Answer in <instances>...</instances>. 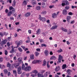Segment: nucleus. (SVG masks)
Returning <instances> with one entry per match:
<instances>
[{"instance_id": "14", "label": "nucleus", "mask_w": 77, "mask_h": 77, "mask_svg": "<svg viewBox=\"0 0 77 77\" xmlns=\"http://www.w3.org/2000/svg\"><path fill=\"white\" fill-rule=\"evenodd\" d=\"M59 70H60V67H59V66L57 67L56 69H55V71L56 72H58Z\"/></svg>"}, {"instance_id": "4", "label": "nucleus", "mask_w": 77, "mask_h": 77, "mask_svg": "<svg viewBox=\"0 0 77 77\" xmlns=\"http://www.w3.org/2000/svg\"><path fill=\"white\" fill-rule=\"evenodd\" d=\"M38 19L41 21H42V22H45V21H46V18L44 17H41V15H39Z\"/></svg>"}, {"instance_id": "26", "label": "nucleus", "mask_w": 77, "mask_h": 77, "mask_svg": "<svg viewBox=\"0 0 77 77\" xmlns=\"http://www.w3.org/2000/svg\"><path fill=\"white\" fill-rule=\"evenodd\" d=\"M71 33H72V31H71V29H69L67 32V34L68 35H69L70 34H71Z\"/></svg>"}, {"instance_id": "37", "label": "nucleus", "mask_w": 77, "mask_h": 77, "mask_svg": "<svg viewBox=\"0 0 77 77\" xmlns=\"http://www.w3.org/2000/svg\"><path fill=\"white\" fill-rule=\"evenodd\" d=\"M23 5H27V2L26 1H24L23 2Z\"/></svg>"}, {"instance_id": "18", "label": "nucleus", "mask_w": 77, "mask_h": 77, "mask_svg": "<svg viewBox=\"0 0 77 77\" xmlns=\"http://www.w3.org/2000/svg\"><path fill=\"white\" fill-rule=\"evenodd\" d=\"M13 73L15 75L16 77L17 76V71L15 70H13Z\"/></svg>"}, {"instance_id": "27", "label": "nucleus", "mask_w": 77, "mask_h": 77, "mask_svg": "<svg viewBox=\"0 0 77 77\" xmlns=\"http://www.w3.org/2000/svg\"><path fill=\"white\" fill-rule=\"evenodd\" d=\"M35 73H38V71L36 70H34L31 72V74H35Z\"/></svg>"}, {"instance_id": "57", "label": "nucleus", "mask_w": 77, "mask_h": 77, "mask_svg": "<svg viewBox=\"0 0 77 77\" xmlns=\"http://www.w3.org/2000/svg\"><path fill=\"white\" fill-rule=\"evenodd\" d=\"M54 6V5H51L49 6V8H50L51 9L52 8H53Z\"/></svg>"}, {"instance_id": "49", "label": "nucleus", "mask_w": 77, "mask_h": 77, "mask_svg": "<svg viewBox=\"0 0 77 77\" xmlns=\"http://www.w3.org/2000/svg\"><path fill=\"white\" fill-rule=\"evenodd\" d=\"M8 51H7L6 50H5V55H7V54H8Z\"/></svg>"}, {"instance_id": "2", "label": "nucleus", "mask_w": 77, "mask_h": 77, "mask_svg": "<svg viewBox=\"0 0 77 77\" xmlns=\"http://www.w3.org/2000/svg\"><path fill=\"white\" fill-rule=\"evenodd\" d=\"M7 67H9V68L8 69L9 71H11L14 69V66L11 64L9 63H8L7 64Z\"/></svg>"}, {"instance_id": "9", "label": "nucleus", "mask_w": 77, "mask_h": 77, "mask_svg": "<svg viewBox=\"0 0 77 77\" xmlns=\"http://www.w3.org/2000/svg\"><path fill=\"white\" fill-rule=\"evenodd\" d=\"M31 14V13L30 12H27L25 14V17H29L30 16Z\"/></svg>"}, {"instance_id": "24", "label": "nucleus", "mask_w": 77, "mask_h": 77, "mask_svg": "<svg viewBox=\"0 0 77 77\" xmlns=\"http://www.w3.org/2000/svg\"><path fill=\"white\" fill-rule=\"evenodd\" d=\"M6 42H7V40L6 39L2 41V43L3 44H5Z\"/></svg>"}, {"instance_id": "7", "label": "nucleus", "mask_w": 77, "mask_h": 77, "mask_svg": "<svg viewBox=\"0 0 77 77\" xmlns=\"http://www.w3.org/2000/svg\"><path fill=\"white\" fill-rule=\"evenodd\" d=\"M18 73L19 74H20L22 73V71H21V67L20 66L17 69Z\"/></svg>"}, {"instance_id": "58", "label": "nucleus", "mask_w": 77, "mask_h": 77, "mask_svg": "<svg viewBox=\"0 0 77 77\" xmlns=\"http://www.w3.org/2000/svg\"><path fill=\"white\" fill-rule=\"evenodd\" d=\"M0 35L1 36H3V33L0 32Z\"/></svg>"}, {"instance_id": "8", "label": "nucleus", "mask_w": 77, "mask_h": 77, "mask_svg": "<svg viewBox=\"0 0 77 77\" xmlns=\"http://www.w3.org/2000/svg\"><path fill=\"white\" fill-rule=\"evenodd\" d=\"M41 62V60H34L32 62V63H39Z\"/></svg>"}, {"instance_id": "5", "label": "nucleus", "mask_w": 77, "mask_h": 77, "mask_svg": "<svg viewBox=\"0 0 77 77\" xmlns=\"http://www.w3.org/2000/svg\"><path fill=\"white\" fill-rule=\"evenodd\" d=\"M31 69L32 68L30 66L26 67L25 68V71H30Z\"/></svg>"}, {"instance_id": "38", "label": "nucleus", "mask_w": 77, "mask_h": 77, "mask_svg": "<svg viewBox=\"0 0 77 77\" xmlns=\"http://www.w3.org/2000/svg\"><path fill=\"white\" fill-rule=\"evenodd\" d=\"M18 50L19 51H20V52H22V51H23V50L21 48H18Z\"/></svg>"}, {"instance_id": "16", "label": "nucleus", "mask_w": 77, "mask_h": 77, "mask_svg": "<svg viewBox=\"0 0 77 77\" xmlns=\"http://www.w3.org/2000/svg\"><path fill=\"white\" fill-rule=\"evenodd\" d=\"M52 18H56L57 17V14L56 13H54L52 14Z\"/></svg>"}, {"instance_id": "10", "label": "nucleus", "mask_w": 77, "mask_h": 77, "mask_svg": "<svg viewBox=\"0 0 77 77\" xmlns=\"http://www.w3.org/2000/svg\"><path fill=\"white\" fill-rule=\"evenodd\" d=\"M17 60L19 62V63H21L23 62L22 60V58L21 57L18 58L17 59Z\"/></svg>"}, {"instance_id": "3", "label": "nucleus", "mask_w": 77, "mask_h": 77, "mask_svg": "<svg viewBox=\"0 0 77 77\" xmlns=\"http://www.w3.org/2000/svg\"><path fill=\"white\" fill-rule=\"evenodd\" d=\"M63 59V57L62 56H61V55H60L59 56L58 61L57 62V63H61V60H62V62H64V60H62Z\"/></svg>"}, {"instance_id": "62", "label": "nucleus", "mask_w": 77, "mask_h": 77, "mask_svg": "<svg viewBox=\"0 0 77 77\" xmlns=\"http://www.w3.org/2000/svg\"><path fill=\"white\" fill-rule=\"evenodd\" d=\"M36 50L37 51H40L41 50L39 48H37L36 49Z\"/></svg>"}, {"instance_id": "21", "label": "nucleus", "mask_w": 77, "mask_h": 77, "mask_svg": "<svg viewBox=\"0 0 77 77\" xmlns=\"http://www.w3.org/2000/svg\"><path fill=\"white\" fill-rule=\"evenodd\" d=\"M45 55L46 56H48V51H45Z\"/></svg>"}, {"instance_id": "64", "label": "nucleus", "mask_w": 77, "mask_h": 77, "mask_svg": "<svg viewBox=\"0 0 77 77\" xmlns=\"http://www.w3.org/2000/svg\"><path fill=\"white\" fill-rule=\"evenodd\" d=\"M5 13H8V9H6L5 10Z\"/></svg>"}, {"instance_id": "43", "label": "nucleus", "mask_w": 77, "mask_h": 77, "mask_svg": "<svg viewBox=\"0 0 77 77\" xmlns=\"http://www.w3.org/2000/svg\"><path fill=\"white\" fill-rule=\"evenodd\" d=\"M48 75V72H47L45 74L44 76L45 77H47Z\"/></svg>"}, {"instance_id": "63", "label": "nucleus", "mask_w": 77, "mask_h": 77, "mask_svg": "<svg viewBox=\"0 0 77 77\" xmlns=\"http://www.w3.org/2000/svg\"><path fill=\"white\" fill-rule=\"evenodd\" d=\"M61 5L62 6H64L66 5V4L65 3H63Z\"/></svg>"}, {"instance_id": "23", "label": "nucleus", "mask_w": 77, "mask_h": 77, "mask_svg": "<svg viewBox=\"0 0 77 77\" xmlns=\"http://www.w3.org/2000/svg\"><path fill=\"white\" fill-rule=\"evenodd\" d=\"M0 68L1 69H4L5 68V66L0 64Z\"/></svg>"}, {"instance_id": "54", "label": "nucleus", "mask_w": 77, "mask_h": 77, "mask_svg": "<svg viewBox=\"0 0 77 77\" xmlns=\"http://www.w3.org/2000/svg\"><path fill=\"white\" fill-rule=\"evenodd\" d=\"M13 60H17V57H13Z\"/></svg>"}, {"instance_id": "33", "label": "nucleus", "mask_w": 77, "mask_h": 77, "mask_svg": "<svg viewBox=\"0 0 77 77\" xmlns=\"http://www.w3.org/2000/svg\"><path fill=\"white\" fill-rule=\"evenodd\" d=\"M46 13H47V12L45 11H43L41 13V14H44V15H45V14H46Z\"/></svg>"}, {"instance_id": "59", "label": "nucleus", "mask_w": 77, "mask_h": 77, "mask_svg": "<svg viewBox=\"0 0 77 77\" xmlns=\"http://www.w3.org/2000/svg\"><path fill=\"white\" fill-rule=\"evenodd\" d=\"M25 74H26L24 72L22 73V76L23 77V76H24V75H25Z\"/></svg>"}, {"instance_id": "11", "label": "nucleus", "mask_w": 77, "mask_h": 77, "mask_svg": "<svg viewBox=\"0 0 77 77\" xmlns=\"http://www.w3.org/2000/svg\"><path fill=\"white\" fill-rule=\"evenodd\" d=\"M71 18V17L70 16H68L66 17V20L68 22L70 21V19Z\"/></svg>"}, {"instance_id": "6", "label": "nucleus", "mask_w": 77, "mask_h": 77, "mask_svg": "<svg viewBox=\"0 0 77 77\" xmlns=\"http://www.w3.org/2000/svg\"><path fill=\"white\" fill-rule=\"evenodd\" d=\"M62 14L63 15H67V14H68L67 11L65 9H64L63 10Z\"/></svg>"}, {"instance_id": "50", "label": "nucleus", "mask_w": 77, "mask_h": 77, "mask_svg": "<svg viewBox=\"0 0 77 77\" xmlns=\"http://www.w3.org/2000/svg\"><path fill=\"white\" fill-rule=\"evenodd\" d=\"M31 76L32 77H35V75H34V73H32V72L31 73Z\"/></svg>"}, {"instance_id": "34", "label": "nucleus", "mask_w": 77, "mask_h": 77, "mask_svg": "<svg viewBox=\"0 0 77 77\" xmlns=\"http://www.w3.org/2000/svg\"><path fill=\"white\" fill-rule=\"evenodd\" d=\"M30 59H34V55H30Z\"/></svg>"}, {"instance_id": "28", "label": "nucleus", "mask_w": 77, "mask_h": 77, "mask_svg": "<svg viewBox=\"0 0 77 77\" xmlns=\"http://www.w3.org/2000/svg\"><path fill=\"white\" fill-rule=\"evenodd\" d=\"M36 9L37 11H39V10H41V7L40 6H37L36 7Z\"/></svg>"}, {"instance_id": "53", "label": "nucleus", "mask_w": 77, "mask_h": 77, "mask_svg": "<svg viewBox=\"0 0 77 77\" xmlns=\"http://www.w3.org/2000/svg\"><path fill=\"white\" fill-rule=\"evenodd\" d=\"M7 46H8V47H9V46H10V42H7Z\"/></svg>"}, {"instance_id": "15", "label": "nucleus", "mask_w": 77, "mask_h": 77, "mask_svg": "<svg viewBox=\"0 0 77 77\" xmlns=\"http://www.w3.org/2000/svg\"><path fill=\"white\" fill-rule=\"evenodd\" d=\"M57 28V25H55L53 26L51 29V30H54V29H56Z\"/></svg>"}, {"instance_id": "1", "label": "nucleus", "mask_w": 77, "mask_h": 77, "mask_svg": "<svg viewBox=\"0 0 77 77\" xmlns=\"http://www.w3.org/2000/svg\"><path fill=\"white\" fill-rule=\"evenodd\" d=\"M9 10L10 11H10L8 13L7 16L8 17H10L11 16V15L12 13H15V9L14 8L12 7H10L9 8Z\"/></svg>"}, {"instance_id": "31", "label": "nucleus", "mask_w": 77, "mask_h": 77, "mask_svg": "<svg viewBox=\"0 0 77 77\" xmlns=\"http://www.w3.org/2000/svg\"><path fill=\"white\" fill-rule=\"evenodd\" d=\"M66 64H63L62 66V67L63 69H65L66 68Z\"/></svg>"}, {"instance_id": "60", "label": "nucleus", "mask_w": 77, "mask_h": 77, "mask_svg": "<svg viewBox=\"0 0 77 77\" xmlns=\"http://www.w3.org/2000/svg\"><path fill=\"white\" fill-rule=\"evenodd\" d=\"M18 16H19V17H18V18H20V19H21V14H19L18 15Z\"/></svg>"}, {"instance_id": "42", "label": "nucleus", "mask_w": 77, "mask_h": 77, "mask_svg": "<svg viewBox=\"0 0 77 77\" xmlns=\"http://www.w3.org/2000/svg\"><path fill=\"white\" fill-rule=\"evenodd\" d=\"M57 51L58 53H61V52H62L63 51L62 49H60V50H58Z\"/></svg>"}, {"instance_id": "30", "label": "nucleus", "mask_w": 77, "mask_h": 77, "mask_svg": "<svg viewBox=\"0 0 77 77\" xmlns=\"http://www.w3.org/2000/svg\"><path fill=\"white\" fill-rule=\"evenodd\" d=\"M35 56H38L39 54V53L38 52H35Z\"/></svg>"}, {"instance_id": "41", "label": "nucleus", "mask_w": 77, "mask_h": 77, "mask_svg": "<svg viewBox=\"0 0 77 77\" xmlns=\"http://www.w3.org/2000/svg\"><path fill=\"white\" fill-rule=\"evenodd\" d=\"M4 71L5 73V74H7L8 73V70L6 69H4Z\"/></svg>"}, {"instance_id": "19", "label": "nucleus", "mask_w": 77, "mask_h": 77, "mask_svg": "<svg viewBox=\"0 0 77 77\" xmlns=\"http://www.w3.org/2000/svg\"><path fill=\"white\" fill-rule=\"evenodd\" d=\"M42 5L43 6H42V8L43 9L45 8V2H43L42 3Z\"/></svg>"}, {"instance_id": "48", "label": "nucleus", "mask_w": 77, "mask_h": 77, "mask_svg": "<svg viewBox=\"0 0 77 77\" xmlns=\"http://www.w3.org/2000/svg\"><path fill=\"white\" fill-rule=\"evenodd\" d=\"M21 43V41H19L18 43L17 44V46H18V45H20Z\"/></svg>"}, {"instance_id": "25", "label": "nucleus", "mask_w": 77, "mask_h": 77, "mask_svg": "<svg viewBox=\"0 0 77 77\" xmlns=\"http://www.w3.org/2000/svg\"><path fill=\"white\" fill-rule=\"evenodd\" d=\"M28 40L26 41V43H29V42H30V38H29V37H27Z\"/></svg>"}, {"instance_id": "52", "label": "nucleus", "mask_w": 77, "mask_h": 77, "mask_svg": "<svg viewBox=\"0 0 77 77\" xmlns=\"http://www.w3.org/2000/svg\"><path fill=\"white\" fill-rule=\"evenodd\" d=\"M39 41L41 43L43 42H44V41L43 40V39H39Z\"/></svg>"}, {"instance_id": "47", "label": "nucleus", "mask_w": 77, "mask_h": 77, "mask_svg": "<svg viewBox=\"0 0 77 77\" xmlns=\"http://www.w3.org/2000/svg\"><path fill=\"white\" fill-rule=\"evenodd\" d=\"M68 15H73V14H72V13L71 12H69L68 13Z\"/></svg>"}, {"instance_id": "56", "label": "nucleus", "mask_w": 77, "mask_h": 77, "mask_svg": "<svg viewBox=\"0 0 77 77\" xmlns=\"http://www.w3.org/2000/svg\"><path fill=\"white\" fill-rule=\"evenodd\" d=\"M28 33L29 34H31V33H32V32H31V30H29L28 31Z\"/></svg>"}, {"instance_id": "45", "label": "nucleus", "mask_w": 77, "mask_h": 77, "mask_svg": "<svg viewBox=\"0 0 77 77\" xmlns=\"http://www.w3.org/2000/svg\"><path fill=\"white\" fill-rule=\"evenodd\" d=\"M46 61H43V64L42 65L43 66H45L46 65Z\"/></svg>"}, {"instance_id": "12", "label": "nucleus", "mask_w": 77, "mask_h": 77, "mask_svg": "<svg viewBox=\"0 0 77 77\" xmlns=\"http://www.w3.org/2000/svg\"><path fill=\"white\" fill-rule=\"evenodd\" d=\"M19 65H20L19 63H16L14 65V66L15 68H17L19 66Z\"/></svg>"}, {"instance_id": "36", "label": "nucleus", "mask_w": 77, "mask_h": 77, "mask_svg": "<svg viewBox=\"0 0 77 77\" xmlns=\"http://www.w3.org/2000/svg\"><path fill=\"white\" fill-rule=\"evenodd\" d=\"M38 77H44V76L42 75H41L39 73H38Z\"/></svg>"}, {"instance_id": "44", "label": "nucleus", "mask_w": 77, "mask_h": 77, "mask_svg": "<svg viewBox=\"0 0 77 77\" xmlns=\"http://www.w3.org/2000/svg\"><path fill=\"white\" fill-rule=\"evenodd\" d=\"M42 47H46V45L45 44H43L41 45Z\"/></svg>"}, {"instance_id": "51", "label": "nucleus", "mask_w": 77, "mask_h": 77, "mask_svg": "<svg viewBox=\"0 0 77 77\" xmlns=\"http://www.w3.org/2000/svg\"><path fill=\"white\" fill-rule=\"evenodd\" d=\"M10 19L11 20H14V17H10Z\"/></svg>"}, {"instance_id": "29", "label": "nucleus", "mask_w": 77, "mask_h": 77, "mask_svg": "<svg viewBox=\"0 0 77 77\" xmlns=\"http://www.w3.org/2000/svg\"><path fill=\"white\" fill-rule=\"evenodd\" d=\"M22 69H24V70H25V65H24V64H23L22 65Z\"/></svg>"}, {"instance_id": "39", "label": "nucleus", "mask_w": 77, "mask_h": 77, "mask_svg": "<svg viewBox=\"0 0 77 77\" xmlns=\"http://www.w3.org/2000/svg\"><path fill=\"white\" fill-rule=\"evenodd\" d=\"M65 3H66L65 5L66 6H68L69 5V2L67 1H66V2H65Z\"/></svg>"}, {"instance_id": "32", "label": "nucleus", "mask_w": 77, "mask_h": 77, "mask_svg": "<svg viewBox=\"0 0 77 77\" xmlns=\"http://www.w3.org/2000/svg\"><path fill=\"white\" fill-rule=\"evenodd\" d=\"M51 60H52V59H56V57L54 56H53L51 57L50 58Z\"/></svg>"}, {"instance_id": "22", "label": "nucleus", "mask_w": 77, "mask_h": 77, "mask_svg": "<svg viewBox=\"0 0 77 77\" xmlns=\"http://www.w3.org/2000/svg\"><path fill=\"white\" fill-rule=\"evenodd\" d=\"M12 49L11 50L10 52V53H13L14 52V48H15V47L14 48L13 47V46H12Z\"/></svg>"}, {"instance_id": "35", "label": "nucleus", "mask_w": 77, "mask_h": 77, "mask_svg": "<svg viewBox=\"0 0 77 77\" xmlns=\"http://www.w3.org/2000/svg\"><path fill=\"white\" fill-rule=\"evenodd\" d=\"M65 9L66 10H68V9H69V6H66L65 8Z\"/></svg>"}, {"instance_id": "55", "label": "nucleus", "mask_w": 77, "mask_h": 77, "mask_svg": "<svg viewBox=\"0 0 77 77\" xmlns=\"http://www.w3.org/2000/svg\"><path fill=\"white\" fill-rule=\"evenodd\" d=\"M77 8V6H72V9H74V8Z\"/></svg>"}, {"instance_id": "40", "label": "nucleus", "mask_w": 77, "mask_h": 77, "mask_svg": "<svg viewBox=\"0 0 77 77\" xmlns=\"http://www.w3.org/2000/svg\"><path fill=\"white\" fill-rule=\"evenodd\" d=\"M31 3L32 5H36V1H34Z\"/></svg>"}, {"instance_id": "46", "label": "nucleus", "mask_w": 77, "mask_h": 77, "mask_svg": "<svg viewBox=\"0 0 77 77\" xmlns=\"http://www.w3.org/2000/svg\"><path fill=\"white\" fill-rule=\"evenodd\" d=\"M3 60L2 57H0V62H2Z\"/></svg>"}, {"instance_id": "17", "label": "nucleus", "mask_w": 77, "mask_h": 77, "mask_svg": "<svg viewBox=\"0 0 77 77\" xmlns=\"http://www.w3.org/2000/svg\"><path fill=\"white\" fill-rule=\"evenodd\" d=\"M61 29L63 31V32H68V30H67V29L63 27L61 28Z\"/></svg>"}, {"instance_id": "13", "label": "nucleus", "mask_w": 77, "mask_h": 77, "mask_svg": "<svg viewBox=\"0 0 77 77\" xmlns=\"http://www.w3.org/2000/svg\"><path fill=\"white\" fill-rule=\"evenodd\" d=\"M66 72L67 74L70 75V74H71V72H72V70H71V69H68L67 70Z\"/></svg>"}, {"instance_id": "20", "label": "nucleus", "mask_w": 77, "mask_h": 77, "mask_svg": "<svg viewBox=\"0 0 77 77\" xmlns=\"http://www.w3.org/2000/svg\"><path fill=\"white\" fill-rule=\"evenodd\" d=\"M41 33V29H38V30L36 31V34L37 35H39Z\"/></svg>"}, {"instance_id": "61", "label": "nucleus", "mask_w": 77, "mask_h": 77, "mask_svg": "<svg viewBox=\"0 0 77 77\" xmlns=\"http://www.w3.org/2000/svg\"><path fill=\"white\" fill-rule=\"evenodd\" d=\"M44 72H45V70H42L41 71V72L42 74H43V73H44Z\"/></svg>"}]
</instances>
